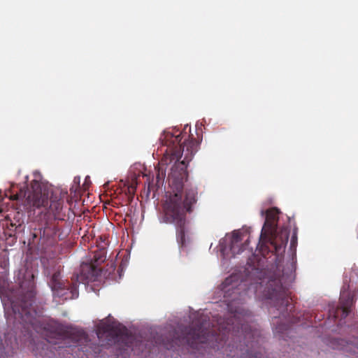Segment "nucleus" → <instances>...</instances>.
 <instances>
[{
	"label": "nucleus",
	"instance_id": "obj_1",
	"mask_svg": "<svg viewBox=\"0 0 358 358\" xmlns=\"http://www.w3.org/2000/svg\"><path fill=\"white\" fill-rule=\"evenodd\" d=\"M159 140L166 146L165 153L160 161V166L174 163L171 171L168 176L169 186L173 194H171L164 204V222L173 224L176 229V240L180 248L186 245L185 233L187 232L186 214L193 211V206L197 201V188L187 181V167L197 152L199 142L184 134L164 132Z\"/></svg>",
	"mask_w": 358,
	"mask_h": 358
},
{
	"label": "nucleus",
	"instance_id": "obj_2",
	"mask_svg": "<svg viewBox=\"0 0 358 358\" xmlns=\"http://www.w3.org/2000/svg\"><path fill=\"white\" fill-rule=\"evenodd\" d=\"M263 282L264 281L255 285L251 283L248 287L245 280H241L238 275H231L222 284L230 316L226 320L218 322L219 331H223L224 334L231 333L234 335L241 333L248 348L252 347L253 342H259V339L256 338L259 333L252 330L248 324L250 313L240 306L250 291H253L259 299L269 300L268 303L275 307L282 316H285L288 312L291 313L294 308L292 298L289 296L287 290L279 280H269L265 287Z\"/></svg>",
	"mask_w": 358,
	"mask_h": 358
},
{
	"label": "nucleus",
	"instance_id": "obj_3",
	"mask_svg": "<svg viewBox=\"0 0 358 358\" xmlns=\"http://www.w3.org/2000/svg\"><path fill=\"white\" fill-rule=\"evenodd\" d=\"M67 192L63 193L59 189L52 192L49 198L48 190L39 180L35 178L31 180L30 187L27 189L20 187L19 192L10 195L11 200L22 199V205L28 212L36 210L40 213L52 215L55 219H60V213L63 208L64 196Z\"/></svg>",
	"mask_w": 358,
	"mask_h": 358
},
{
	"label": "nucleus",
	"instance_id": "obj_4",
	"mask_svg": "<svg viewBox=\"0 0 358 358\" xmlns=\"http://www.w3.org/2000/svg\"><path fill=\"white\" fill-rule=\"evenodd\" d=\"M261 214L262 216L265 215L266 218L257 245L259 252L264 257L269 253L277 257L281 256L288 242L289 232L287 229L278 231L279 211L272 208L266 212L262 210Z\"/></svg>",
	"mask_w": 358,
	"mask_h": 358
},
{
	"label": "nucleus",
	"instance_id": "obj_5",
	"mask_svg": "<svg viewBox=\"0 0 358 358\" xmlns=\"http://www.w3.org/2000/svg\"><path fill=\"white\" fill-rule=\"evenodd\" d=\"M43 266V274L47 278L48 285L50 287L53 295L64 300L73 299L78 296V285L75 279L72 278V283L62 279L61 272L63 266L59 259L51 258L41 259Z\"/></svg>",
	"mask_w": 358,
	"mask_h": 358
},
{
	"label": "nucleus",
	"instance_id": "obj_6",
	"mask_svg": "<svg viewBox=\"0 0 358 358\" xmlns=\"http://www.w3.org/2000/svg\"><path fill=\"white\" fill-rule=\"evenodd\" d=\"M96 335L101 345H115L120 350L131 348L134 340L125 327L117 328L108 324H101L97 328Z\"/></svg>",
	"mask_w": 358,
	"mask_h": 358
},
{
	"label": "nucleus",
	"instance_id": "obj_7",
	"mask_svg": "<svg viewBox=\"0 0 358 358\" xmlns=\"http://www.w3.org/2000/svg\"><path fill=\"white\" fill-rule=\"evenodd\" d=\"M209 327V318L204 315L201 316L192 322V327L185 328L181 338H176L173 341L176 344H178V342H179L180 343H186L194 348L197 343H205L210 340V338L213 335L210 331Z\"/></svg>",
	"mask_w": 358,
	"mask_h": 358
},
{
	"label": "nucleus",
	"instance_id": "obj_8",
	"mask_svg": "<svg viewBox=\"0 0 358 358\" xmlns=\"http://www.w3.org/2000/svg\"><path fill=\"white\" fill-rule=\"evenodd\" d=\"M27 300H22L20 308H17L15 305L13 306L15 319L18 320L20 323H22L24 327L27 329V330L29 331L31 329L38 332V321L34 316L31 308V306L34 301L35 296V292L33 287L27 292Z\"/></svg>",
	"mask_w": 358,
	"mask_h": 358
},
{
	"label": "nucleus",
	"instance_id": "obj_9",
	"mask_svg": "<svg viewBox=\"0 0 358 358\" xmlns=\"http://www.w3.org/2000/svg\"><path fill=\"white\" fill-rule=\"evenodd\" d=\"M101 268L92 261L91 262H83L80 265V274L73 275L77 283H85L84 280L94 281L100 274Z\"/></svg>",
	"mask_w": 358,
	"mask_h": 358
},
{
	"label": "nucleus",
	"instance_id": "obj_10",
	"mask_svg": "<svg viewBox=\"0 0 358 358\" xmlns=\"http://www.w3.org/2000/svg\"><path fill=\"white\" fill-rule=\"evenodd\" d=\"M340 306L334 313V317H338V311L342 312L341 318H345L350 312V308L354 303V294L349 290V285H343L340 294Z\"/></svg>",
	"mask_w": 358,
	"mask_h": 358
},
{
	"label": "nucleus",
	"instance_id": "obj_11",
	"mask_svg": "<svg viewBox=\"0 0 358 358\" xmlns=\"http://www.w3.org/2000/svg\"><path fill=\"white\" fill-rule=\"evenodd\" d=\"M243 234L240 231H234L232 234L230 243H229V250L232 254V256L234 257L236 255L240 254L245 249V245L248 243V239L245 241V243L243 244L242 242L243 241Z\"/></svg>",
	"mask_w": 358,
	"mask_h": 358
},
{
	"label": "nucleus",
	"instance_id": "obj_12",
	"mask_svg": "<svg viewBox=\"0 0 358 358\" xmlns=\"http://www.w3.org/2000/svg\"><path fill=\"white\" fill-rule=\"evenodd\" d=\"M106 252L104 249L100 250L94 253L92 261L99 267V265L106 260Z\"/></svg>",
	"mask_w": 358,
	"mask_h": 358
},
{
	"label": "nucleus",
	"instance_id": "obj_13",
	"mask_svg": "<svg viewBox=\"0 0 358 358\" xmlns=\"http://www.w3.org/2000/svg\"><path fill=\"white\" fill-rule=\"evenodd\" d=\"M166 176V172L161 167L157 168L156 175V186L157 188L162 187Z\"/></svg>",
	"mask_w": 358,
	"mask_h": 358
},
{
	"label": "nucleus",
	"instance_id": "obj_14",
	"mask_svg": "<svg viewBox=\"0 0 358 358\" xmlns=\"http://www.w3.org/2000/svg\"><path fill=\"white\" fill-rule=\"evenodd\" d=\"M51 334H52V336H51L50 338H47V341L49 343H54L53 341H52L50 340V338H55L57 339H60L63 337V334L62 332V329H60L59 328H56L53 332H51Z\"/></svg>",
	"mask_w": 358,
	"mask_h": 358
},
{
	"label": "nucleus",
	"instance_id": "obj_15",
	"mask_svg": "<svg viewBox=\"0 0 358 358\" xmlns=\"http://www.w3.org/2000/svg\"><path fill=\"white\" fill-rule=\"evenodd\" d=\"M249 358H262V355L259 352H255L254 355H251Z\"/></svg>",
	"mask_w": 358,
	"mask_h": 358
},
{
	"label": "nucleus",
	"instance_id": "obj_16",
	"mask_svg": "<svg viewBox=\"0 0 358 358\" xmlns=\"http://www.w3.org/2000/svg\"><path fill=\"white\" fill-rule=\"evenodd\" d=\"M187 127H188V126H187V125H186V126L185 127L184 129H185V130H186V129L187 128Z\"/></svg>",
	"mask_w": 358,
	"mask_h": 358
}]
</instances>
